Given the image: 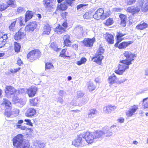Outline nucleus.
I'll return each mask as SVG.
<instances>
[{
    "label": "nucleus",
    "instance_id": "obj_4",
    "mask_svg": "<svg viewBox=\"0 0 148 148\" xmlns=\"http://www.w3.org/2000/svg\"><path fill=\"white\" fill-rule=\"evenodd\" d=\"M40 55L41 53L39 50H34L28 53L27 58L31 62L40 57Z\"/></svg>",
    "mask_w": 148,
    "mask_h": 148
},
{
    "label": "nucleus",
    "instance_id": "obj_20",
    "mask_svg": "<svg viewBox=\"0 0 148 148\" xmlns=\"http://www.w3.org/2000/svg\"><path fill=\"white\" fill-rule=\"evenodd\" d=\"M116 108V107L114 106H108L104 107L103 109V111L106 113L110 114Z\"/></svg>",
    "mask_w": 148,
    "mask_h": 148
},
{
    "label": "nucleus",
    "instance_id": "obj_21",
    "mask_svg": "<svg viewBox=\"0 0 148 148\" xmlns=\"http://www.w3.org/2000/svg\"><path fill=\"white\" fill-rule=\"evenodd\" d=\"M8 38V37L6 34H4L0 38V48H1L4 46Z\"/></svg>",
    "mask_w": 148,
    "mask_h": 148
},
{
    "label": "nucleus",
    "instance_id": "obj_12",
    "mask_svg": "<svg viewBox=\"0 0 148 148\" xmlns=\"http://www.w3.org/2000/svg\"><path fill=\"white\" fill-rule=\"evenodd\" d=\"M67 23L66 22L64 23L62 26L59 24L55 29L56 31H57L59 34H61L64 32L65 29L67 27Z\"/></svg>",
    "mask_w": 148,
    "mask_h": 148
},
{
    "label": "nucleus",
    "instance_id": "obj_18",
    "mask_svg": "<svg viewBox=\"0 0 148 148\" xmlns=\"http://www.w3.org/2000/svg\"><path fill=\"white\" fill-rule=\"evenodd\" d=\"M36 113V110L35 109L32 108H29L27 111L25 115L28 117H32Z\"/></svg>",
    "mask_w": 148,
    "mask_h": 148
},
{
    "label": "nucleus",
    "instance_id": "obj_9",
    "mask_svg": "<svg viewBox=\"0 0 148 148\" xmlns=\"http://www.w3.org/2000/svg\"><path fill=\"white\" fill-rule=\"evenodd\" d=\"M104 10L102 8L98 9L93 15V17L96 19L99 20L100 18L105 19L106 16L104 15Z\"/></svg>",
    "mask_w": 148,
    "mask_h": 148
},
{
    "label": "nucleus",
    "instance_id": "obj_49",
    "mask_svg": "<svg viewBox=\"0 0 148 148\" xmlns=\"http://www.w3.org/2000/svg\"><path fill=\"white\" fill-rule=\"evenodd\" d=\"M84 95V94L81 91H79L77 92V95L78 98L82 97Z\"/></svg>",
    "mask_w": 148,
    "mask_h": 148
},
{
    "label": "nucleus",
    "instance_id": "obj_33",
    "mask_svg": "<svg viewBox=\"0 0 148 148\" xmlns=\"http://www.w3.org/2000/svg\"><path fill=\"white\" fill-rule=\"evenodd\" d=\"M7 5L8 6L14 8L16 5V2L15 0H9L7 2Z\"/></svg>",
    "mask_w": 148,
    "mask_h": 148
},
{
    "label": "nucleus",
    "instance_id": "obj_44",
    "mask_svg": "<svg viewBox=\"0 0 148 148\" xmlns=\"http://www.w3.org/2000/svg\"><path fill=\"white\" fill-rule=\"evenodd\" d=\"M50 47L55 51H58L59 50V48H58L54 43H51L50 45Z\"/></svg>",
    "mask_w": 148,
    "mask_h": 148
},
{
    "label": "nucleus",
    "instance_id": "obj_15",
    "mask_svg": "<svg viewBox=\"0 0 148 148\" xmlns=\"http://www.w3.org/2000/svg\"><path fill=\"white\" fill-rule=\"evenodd\" d=\"M2 105L4 106L5 110H10L11 108L12 103L7 99H3V102L2 103Z\"/></svg>",
    "mask_w": 148,
    "mask_h": 148
},
{
    "label": "nucleus",
    "instance_id": "obj_62",
    "mask_svg": "<svg viewBox=\"0 0 148 148\" xmlns=\"http://www.w3.org/2000/svg\"><path fill=\"white\" fill-rule=\"evenodd\" d=\"M117 121L119 122L120 123H122L124 122V119L123 118H121L118 119Z\"/></svg>",
    "mask_w": 148,
    "mask_h": 148
},
{
    "label": "nucleus",
    "instance_id": "obj_40",
    "mask_svg": "<svg viewBox=\"0 0 148 148\" xmlns=\"http://www.w3.org/2000/svg\"><path fill=\"white\" fill-rule=\"evenodd\" d=\"M86 61V59L85 58H82L80 60L77 62V64L78 65H81V64L84 63Z\"/></svg>",
    "mask_w": 148,
    "mask_h": 148
},
{
    "label": "nucleus",
    "instance_id": "obj_3",
    "mask_svg": "<svg viewBox=\"0 0 148 148\" xmlns=\"http://www.w3.org/2000/svg\"><path fill=\"white\" fill-rule=\"evenodd\" d=\"M12 141L13 145L16 148H18L25 142L23 141V135L21 134H18L14 138Z\"/></svg>",
    "mask_w": 148,
    "mask_h": 148
},
{
    "label": "nucleus",
    "instance_id": "obj_2",
    "mask_svg": "<svg viewBox=\"0 0 148 148\" xmlns=\"http://www.w3.org/2000/svg\"><path fill=\"white\" fill-rule=\"evenodd\" d=\"M5 90L6 97L8 98L14 97V95L16 92H18L19 94H21L24 92L23 89H20L18 90H16L14 88L11 86H8L5 87Z\"/></svg>",
    "mask_w": 148,
    "mask_h": 148
},
{
    "label": "nucleus",
    "instance_id": "obj_31",
    "mask_svg": "<svg viewBox=\"0 0 148 148\" xmlns=\"http://www.w3.org/2000/svg\"><path fill=\"white\" fill-rule=\"evenodd\" d=\"M97 111L95 109H91L90 112L88 114V117L89 118H92L95 116L97 113Z\"/></svg>",
    "mask_w": 148,
    "mask_h": 148
},
{
    "label": "nucleus",
    "instance_id": "obj_51",
    "mask_svg": "<svg viewBox=\"0 0 148 148\" xmlns=\"http://www.w3.org/2000/svg\"><path fill=\"white\" fill-rule=\"evenodd\" d=\"M20 68L19 67L18 68L14 69V70H13L12 69H10V72L11 73H15L17 72L20 69Z\"/></svg>",
    "mask_w": 148,
    "mask_h": 148
},
{
    "label": "nucleus",
    "instance_id": "obj_25",
    "mask_svg": "<svg viewBox=\"0 0 148 148\" xmlns=\"http://www.w3.org/2000/svg\"><path fill=\"white\" fill-rule=\"evenodd\" d=\"M51 30V28L49 25L44 26L43 29L42 34L43 35L49 34Z\"/></svg>",
    "mask_w": 148,
    "mask_h": 148
},
{
    "label": "nucleus",
    "instance_id": "obj_59",
    "mask_svg": "<svg viewBox=\"0 0 148 148\" xmlns=\"http://www.w3.org/2000/svg\"><path fill=\"white\" fill-rule=\"evenodd\" d=\"M76 105V101L75 100L72 101L70 104V107L72 106H75Z\"/></svg>",
    "mask_w": 148,
    "mask_h": 148
},
{
    "label": "nucleus",
    "instance_id": "obj_36",
    "mask_svg": "<svg viewBox=\"0 0 148 148\" xmlns=\"http://www.w3.org/2000/svg\"><path fill=\"white\" fill-rule=\"evenodd\" d=\"M8 6L6 4L4 3H2L0 4V11H3L6 10Z\"/></svg>",
    "mask_w": 148,
    "mask_h": 148
},
{
    "label": "nucleus",
    "instance_id": "obj_41",
    "mask_svg": "<svg viewBox=\"0 0 148 148\" xmlns=\"http://www.w3.org/2000/svg\"><path fill=\"white\" fill-rule=\"evenodd\" d=\"M52 1V0H43V2L45 6L48 7L51 5L50 3Z\"/></svg>",
    "mask_w": 148,
    "mask_h": 148
},
{
    "label": "nucleus",
    "instance_id": "obj_34",
    "mask_svg": "<svg viewBox=\"0 0 148 148\" xmlns=\"http://www.w3.org/2000/svg\"><path fill=\"white\" fill-rule=\"evenodd\" d=\"M148 97L144 99H143V108L145 109L148 110Z\"/></svg>",
    "mask_w": 148,
    "mask_h": 148
},
{
    "label": "nucleus",
    "instance_id": "obj_43",
    "mask_svg": "<svg viewBox=\"0 0 148 148\" xmlns=\"http://www.w3.org/2000/svg\"><path fill=\"white\" fill-rule=\"evenodd\" d=\"M25 11V8L23 7H19L17 9V12L18 13H23V12H24Z\"/></svg>",
    "mask_w": 148,
    "mask_h": 148
},
{
    "label": "nucleus",
    "instance_id": "obj_64",
    "mask_svg": "<svg viewBox=\"0 0 148 148\" xmlns=\"http://www.w3.org/2000/svg\"><path fill=\"white\" fill-rule=\"evenodd\" d=\"M72 47L75 50L77 49L78 48V45L76 44H73L72 45Z\"/></svg>",
    "mask_w": 148,
    "mask_h": 148
},
{
    "label": "nucleus",
    "instance_id": "obj_57",
    "mask_svg": "<svg viewBox=\"0 0 148 148\" xmlns=\"http://www.w3.org/2000/svg\"><path fill=\"white\" fill-rule=\"evenodd\" d=\"M82 101H83V103L85 104L88 101V98L87 97H85L83 98L82 99Z\"/></svg>",
    "mask_w": 148,
    "mask_h": 148
},
{
    "label": "nucleus",
    "instance_id": "obj_13",
    "mask_svg": "<svg viewBox=\"0 0 148 148\" xmlns=\"http://www.w3.org/2000/svg\"><path fill=\"white\" fill-rule=\"evenodd\" d=\"M95 41V39L94 38L92 39L86 38L82 42L85 46L90 47L93 45Z\"/></svg>",
    "mask_w": 148,
    "mask_h": 148
},
{
    "label": "nucleus",
    "instance_id": "obj_30",
    "mask_svg": "<svg viewBox=\"0 0 148 148\" xmlns=\"http://www.w3.org/2000/svg\"><path fill=\"white\" fill-rule=\"evenodd\" d=\"M34 145L36 147H38L40 148H43L45 145L44 143L38 140L35 141Z\"/></svg>",
    "mask_w": 148,
    "mask_h": 148
},
{
    "label": "nucleus",
    "instance_id": "obj_11",
    "mask_svg": "<svg viewBox=\"0 0 148 148\" xmlns=\"http://www.w3.org/2000/svg\"><path fill=\"white\" fill-rule=\"evenodd\" d=\"M37 27V25L35 21L30 22L26 26L25 30V31H33Z\"/></svg>",
    "mask_w": 148,
    "mask_h": 148
},
{
    "label": "nucleus",
    "instance_id": "obj_42",
    "mask_svg": "<svg viewBox=\"0 0 148 148\" xmlns=\"http://www.w3.org/2000/svg\"><path fill=\"white\" fill-rule=\"evenodd\" d=\"M53 66L51 63L47 62L45 64V68L47 69H50L53 68Z\"/></svg>",
    "mask_w": 148,
    "mask_h": 148
},
{
    "label": "nucleus",
    "instance_id": "obj_55",
    "mask_svg": "<svg viewBox=\"0 0 148 148\" xmlns=\"http://www.w3.org/2000/svg\"><path fill=\"white\" fill-rule=\"evenodd\" d=\"M75 29L79 31L82 32L83 30V28L80 25H79L76 27Z\"/></svg>",
    "mask_w": 148,
    "mask_h": 148
},
{
    "label": "nucleus",
    "instance_id": "obj_54",
    "mask_svg": "<svg viewBox=\"0 0 148 148\" xmlns=\"http://www.w3.org/2000/svg\"><path fill=\"white\" fill-rule=\"evenodd\" d=\"M24 121L27 122V124L30 126H32V124L31 121V120L29 119H25Z\"/></svg>",
    "mask_w": 148,
    "mask_h": 148
},
{
    "label": "nucleus",
    "instance_id": "obj_23",
    "mask_svg": "<svg viewBox=\"0 0 148 148\" xmlns=\"http://www.w3.org/2000/svg\"><path fill=\"white\" fill-rule=\"evenodd\" d=\"M125 34H123L119 32L117 33L116 35L117 42L114 45L115 47H117L118 46V44H119V43L122 40L121 37L125 36Z\"/></svg>",
    "mask_w": 148,
    "mask_h": 148
},
{
    "label": "nucleus",
    "instance_id": "obj_28",
    "mask_svg": "<svg viewBox=\"0 0 148 148\" xmlns=\"http://www.w3.org/2000/svg\"><path fill=\"white\" fill-rule=\"evenodd\" d=\"M24 35V33L23 32L18 31L15 35L14 39L16 40H20L23 38Z\"/></svg>",
    "mask_w": 148,
    "mask_h": 148
},
{
    "label": "nucleus",
    "instance_id": "obj_35",
    "mask_svg": "<svg viewBox=\"0 0 148 148\" xmlns=\"http://www.w3.org/2000/svg\"><path fill=\"white\" fill-rule=\"evenodd\" d=\"M38 99L37 98H34V99L30 100V103L32 106H35L37 105L38 102Z\"/></svg>",
    "mask_w": 148,
    "mask_h": 148
},
{
    "label": "nucleus",
    "instance_id": "obj_6",
    "mask_svg": "<svg viewBox=\"0 0 148 148\" xmlns=\"http://www.w3.org/2000/svg\"><path fill=\"white\" fill-rule=\"evenodd\" d=\"M23 19L22 18H18L16 19L11 20V23L9 27V29L11 31H14L16 22L19 23L20 26L24 25V24L23 23Z\"/></svg>",
    "mask_w": 148,
    "mask_h": 148
},
{
    "label": "nucleus",
    "instance_id": "obj_60",
    "mask_svg": "<svg viewBox=\"0 0 148 148\" xmlns=\"http://www.w3.org/2000/svg\"><path fill=\"white\" fill-rule=\"evenodd\" d=\"M22 105H24L25 104L26 102L25 101L21 99L18 101Z\"/></svg>",
    "mask_w": 148,
    "mask_h": 148
},
{
    "label": "nucleus",
    "instance_id": "obj_53",
    "mask_svg": "<svg viewBox=\"0 0 148 148\" xmlns=\"http://www.w3.org/2000/svg\"><path fill=\"white\" fill-rule=\"evenodd\" d=\"M145 5L143 9V10L144 12H146L148 10V3L145 4Z\"/></svg>",
    "mask_w": 148,
    "mask_h": 148
},
{
    "label": "nucleus",
    "instance_id": "obj_39",
    "mask_svg": "<svg viewBox=\"0 0 148 148\" xmlns=\"http://www.w3.org/2000/svg\"><path fill=\"white\" fill-rule=\"evenodd\" d=\"M66 49H63L62 51L60 53V56L64 58H66V57L68 58H70V56H66L65 55V52H66Z\"/></svg>",
    "mask_w": 148,
    "mask_h": 148
},
{
    "label": "nucleus",
    "instance_id": "obj_26",
    "mask_svg": "<svg viewBox=\"0 0 148 148\" xmlns=\"http://www.w3.org/2000/svg\"><path fill=\"white\" fill-rule=\"evenodd\" d=\"M105 38L109 44H112L114 43V37L112 34L106 33Z\"/></svg>",
    "mask_w": 148,
    "mask_h": 148
},
{
    "label": "nucleus",
    "instance_id": "obj_50",
    "mask_svg": "<svg viewBox=\"0 0 148 148\" xmlns=\"http://www.w3.org/2000/svg\"><path fill=\"white\" fill-rule=\"evenodd\" d=\"M127 80V79H122L118 80L116 81V82L118 84H120L121 83H123L125 82Z\"/></svg>",
    "mask_w": 148,
    "mask_h": 148
},
{
    "label": "nucleus",
    "instance_id": "obj_5",
    "mask_svg": "<svg viewBox=\"0 0 148 148\" xmlns=\"http://www.w3.org/2000/svg\"><path fill=\"white\" fill-rule=\"evenodd\" d=\"M83 136V138L85 139L88 143H91L95 139L94 134L89 132H87L82 134Z\"/></svg>",
    "mask_w": 148,
    "mask_h": 148
},
{
    "label": "nucleus",
    "instance_id": "obj_63",
    "mask_svg": "<svg viewBox=\"0 0 148 148\" xmlns=\"http://www.w3.org/2000/svg\"><path fill=\"white\" fill-rule=\"evenodd\" d=\"M17 64L19 66H21L22 64V62L20 59L19 58L18 59Z\"/></svg>",
    "mask_w": 148,
    "mask_h": 148
},
{
    "label": "nucleus",
    "instance_id": "obj_46",
    "mask_svg": "<svg viewBox=\"0 0 148 148\" xmlns=\"http://www.w3.org/2000/svg\"><path fill=\"white\" fill-rule=\"evenodd\" d=\"M132 12L133 14H135L138 13L140 10V8L138 7H134L133 6Z\"/></svg>",
    "mask_w": 148,
    "mask_h": 148
},
{
    "label": "nucleus",
    "instance_id": "obj_52",
    "mask_svg": "<svg viewBox=\"0 0 148 148\" xmlns=\"http://www.w3.org/2000/svg\"><path fill=\"white\" fill-rule=\"evenodd\" d=\"M144 3V1L143 0H138V5L140 7H142Z\"/></svg>",
    "mask_w": 148,
    "mask_h": 148
},
{
    "label": "nucleus",
    "instance_id": "obj_10",
    "mask_svg": "<svg viewBox=\"0 0 148 148\" xmlns=\"http://www.w3.org/2000/svg\"><path fill=\"white\" fill-rule=\"evenodd\" d=\"M138 106L137 105H134L131 106L128 110L126 111L125 114L127 117H131L134 114L136 111L138 109Z\"/></svg>",
    "mask_w": 148,
    "mask_h": 148
},
{
    "label": "nucleus",
    "instance_id": "obj_48",
    "mask_svg": "<svg viewBox=\"0 0 148 148\" xmlns=\"http://www.w3.org/2000/svg\"><path fill=\"white\" fill-rule=\"evenodd\" d=\"M136 1V0H129L127 1L126 3L128 5H132Z\"/></svg>",
    "mask_w": 148,
    "mask_h": 148
},
{
    "label": "nucleus",
    "instance_id": "obj_45",
    "mask_svg": "<svg viewBox=\"0 0 148 148\" xmlns=\"http://www.w3.org/2000/svg\"><path fill=\"white\" fill-rule=\"evenodd\" d=\"M91 16V14L89 12H86L83 15V17L84 19H89Z\"/></svg>",
    "mask_w": 148,
    "mask_h": 148
},
{
    "label": "nucleus",
    "instance_id": "obj_17",
    "mask_svg": "<svg viewBox=\"0 0 148 148\" xmlns=\"http://www.w3.org/2000/svg\"><path fill=\"white\" fill-rule=\"evenodd\" d=\"M133 42V41L123 42L118 44V47L120 49H124Z\"/></svg>",
    "mask_w": 148,
    "mask_h": 148
},
{
    "label": "nucleus",
    "instance_id": "obj_38",
    "mask_svg": "<svg viewBox=\"0 0 148 148\" xmlns=\"http://www.w3.org/2000/svg\"><path fill=\"white\" fill-rule=\"evenodd\" d=\"M96 88V87L93 84L90 82L88 84V88L90 91H92L94 90Z\"/></svg>",
    "mask_w": 148,
    "mask_h": 148
},
{
    "label": "nucleus",
    "instance_id": "obj_19",
    "mask_svg": "<svg viewBox=\"0 0 148 148\" xmlns=\"http://www.w3.org/2000/svg\"><path fill=\"white\" fill-rule=\"evenodd\" d=\"M95 138L101 139L104 137L103 132L100 130H97L93 133Z\"/></svg>",
    "mask_w": 148,
    "mask_h": 148
},
{
    "label": "nucleus",
    "instance_id": "obj_27",
    "mask_svg": "<svg viewBox=\"0 0 148 148\" xmlns=\"http://www.w3.org/2000/svg\"><path fill=\"white\" fill-rule=\"evenodd\" d=\"M116 77L114 73H113L109 77V83L110 85H112L116 83Z\"/></svg>",
    "mask_w": 148,
    "mask_h": 148
},
{
    "label": "nucleus",
    "instance_id": "obj_32",
    "mask_svg": "<svg viewBox=\"0 0 148 148\" xmlns=\"http://www.w3.org/2000/svg\"><path fill=\"white\" fill-rule=\"evenodd\" d=\"M33 16L32 12L27 11L26 12L25 15V22H26L30 19Z\"/></svg>",
    "mask_w": 148,
    "mask_h": 148
},
{
    "label": "nucleus",
    "instance_id": "obj_24",
    "mask_svg": "<svg viewBox=\"0 0 148 148\" xmlns=\"http://www.w3.org/2000/svg\"><path fill=\"white\" fill-rule=\"evenodd\" d=\"M148 24L143 21H141L140 23L137 25L136 28L138 29L143 30L145 29L148 27Z\"/></svg>",
    "mask_w": 148,
    "mask_h": 148
},
{
    "label": "nucleus",
    "instance_id": "obj_7",
    "mask_svg": "<svg viewBox=\"0 0 148 148\" xmlns=\"http://www.w3.org/2000/svg\"><path fill=\"white\" fill-rule=\"evenodd\" d=\"M116 130V127L115 126H111L110 128L106 127L103 129L104 136L109 137L112 135L113 133L115 132Z\"/></svg>",
    "mask_w": 148,
    "mask_h": 148
},
{
    "label": "nucleus",
    "instance_id": "obj_56",
    "mask_svg": "<svg viewBox=\"0 0 148 148\" xmlns=\"http://www.w3.org/2000/svg\"><path fill=\"white\" fill-rule=\"evenodd\" d=\"M133 6L130 7H128L126 9V11L129 12L130 13L132 12V10H133Z\"/></svg>",
    "mask_w": 148,
    "mask_h": 148
},
{
    "label": "nucleus",
    "instance_id": "obj_29",
    "mask_svg": "<svg viewBox=\"0 0 148 148\" xmlns=\"http://www.w3.org/2000/svg\"><path fill=\"white\" fill-rule=\"evenodd\" d=\"M119 17L121 20V25L123 27L126 25V16L123 14H121L119 15Z\"/></svg>",
    "mask_w": 148,
    "mask_h": 148
},
{
    "label": "nucleus",
    "instance_id": "obj_16",
    "mask_svg": "<svg viewBox=\"0 0 148 148\" xmlns=\"http://www.w3.org/2000/svg\"><path fill=\"white\" fill-rule=\"evenodd\" d=\"M37 90V87L35 86L32 87L27 90V93L30 97H34Z\"/></svg>",
    "mask_w": 148,
    "mask_h": 148
},
{
    "label": "nucleus",
    "instance_id": "obj_22",
    "mask_svg": "<svg viewBox=\"0 0 148 148\" xmlns=\"http://www.w3.org/2000/svg\"><path fill=\"white\" fill-rule=\"evenodd\" d=\"M64 43L65 46H69L71 43V41L69 40L70 37L68 35H65L63 37Z\"/></svg>",
    "mask_w": 148,
    "mask_h": 148
},
{
    "label": "nucleus",
    "instance_id": "obj_14",
    "mask_svg": "<svg viewBox=\"0 0 148 148\" xmlns=\"http://www.w3.org/2000/svg\"><path fill=\"white\" fill-rule=\"evenodd\" d=\"M83 137V136L82 134L78 135V138L76 139L75 140L72 142V145L76 147L80 145L83 142V140H82Z\"/></svg>",
    "mask_w": 148,
    "mask_h": 148
},
{
    "label": "nucleus",
    "instance_id": "obj_37",
    "mask_svg": "<svg viewBox=\"0 0 148 148\" xmlns=\"http://www.w3.org/2000/svg\"><path fill=\"white\" fill-rule=\"evenodd\" d=\"M14 47L15 51L16 52H18L20 51L21 46L19 43L17 42H15Z\"/></svg>",
    "mask_w": 148,
    "mask_h": 148
},
{
    "label": "nucleus",
    "instance_id": "obj_8",
    "mask_svg": "<svg viewBox=\"0 0 148 148\" xmlns=\"http://www.w3.org/2000/svg\"><path fill=\"white\" fill-rule=\"evenodd\" d=\"M104 49L102 48H99L96 52L94 61L98 63L101 61L103 57L102 55L104 52Z\"/></svg>",
    "mask_w": 148,
    "mask_h": 148
},
{
    "label": "nucleus",
    "instance_id": "obj_1",
    "mask_svg": "<svg viewBox=\"0 0 148 148\" xmlns=\"http://www.w3.org/2000/svg\"><path fill=\"white\" fill-rule=\"evenodd\" d=\"M123 55L126 59L120 61L118 69L115 71L116 73L120 75H122L126 69L129 68V65L132 64L131 62L134 60L133 58L136 57L135 54L129 51H125Z\"/></svg>",
    "mask_w": 148,
    "mask_h": 148
},
{
    "label": "nucleus",
    "instance_id": "obj_58",
    "mask_svg": "<svg viewBox=\"0 0 148 148\" xmlns=\"http://www.w3.org/2000/svg\"><path fill=\"white\" fill-rule=\"evenodd\" d=\"M65 93L66 92L65 91H64L63 90H60L58 94L59 95L62 96L65 95Z\"/></svg>",
    "mask_w": 148,
    "mask_h": 148
},
{
    "label": "nucleus",
    "instance_id": "obj_61",
    "mask_svg": "<svg viewBox=\"0 0 148 148\" xmlns=\"http://www.w3.org/2000/svg\"><path fill=\"white\" fill-rule=\"evenodd\" d=\"M5 114L8 117H10L11 115L10 112H9L8 111H5Z\"/></svg>",
    "mask_w": 148,
    "mask_h": 148
},
{
    "label": "nucleus",
    "instance_id": "obj_47",
    "mask_svg": "<svg viewBox=\"0 0 148 148\" xmlns=\"http://www.w3.org/2000/svg\"><path fill=\"white\" fill-rule=\"evenodd\" d=\"M113 23V20L112 19L109 18L107 20L105 24L107 25H112Z\"/></svg>",
    "mask_w": 148,
    "mask_h": 148
}]
</instances>
